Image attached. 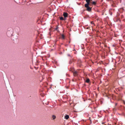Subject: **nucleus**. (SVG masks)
Returning <instances> with one entry per match:
<instances>
[{
  "instance_id": "obj_14",
  "label": "nucleus",
  "mask_w": 125,
  "mask_h": 125,
  "mask_svg": "<svg viewBox=\"0 0 125 125\" xmlns=\"http://www.w3.org/2000/svg\"><path fill=\"white\" fill-rule=\"evenodd\" d=\"M123 103L124 104H125V102L124 101H123Z\"/></svg>"
},
{
  "instance_id": "obj_12",
  "label": "nucleus",
  "mask_w": 125,
  "mask_h": 125,
  "mask_svg": "<svg viewBox=\"0 0 125 125\" xmlns=\"http://www.w3.org/2000/svg\"><path fill=\"white\" fill-rule=\"evenodd\" d=\"M58 27H57V28H56L55 29H56V30H58Z\"/></svg>"
},
{
  "instance_id": "obj_15",
  "label": "nucleus",
  "mask_w": 125,
  "mask_h": 125,
  "mask_svg": "<svg viewBox=\"0 0 125 125\" xmlns=\"http://www.w3.org/2000/svg\"><path fill=\"white\" fill-rule=\"evenodd\" d=\"M91 23L92 24L94 23L93 22H91Z\"/></svg>"
},
{
  "instance_id": "obj_3",
  "label": "nucleus",
  "mask_w": 125,
  "mask_h": 125,
  "mask_svg": "<svg viewBox=\"0 0 125 125\" xmlns=\"http://www.w3.org/2000/svg\"><path fill=\"white\" fill-rule=\"evenodd\" d=\"M63 15L65 18H66L67 17L68 14L67 13L64 12L63 13Z\"/></svg>"
},
{
  "instance_id": "obj_7",
  "label": "nucleus",
  "mask_w": 125,
  "mask_h": 125,
  "mask_svg": "<svg viewBox=\"0 0 125 125\" xmlns=\"http://www.w3.org/2000/svg\"><path fill=\"white\" fill-rule=\"evenodd\" d=\"M90 82L89 79L88 78L85 81V82L87 83H89Z\"/></svg>"
},
{
  "instance_id": "obj_10",
  "label": "nucleus",
  "mask_w": 125,
  "mask_h": 125,
  "mask_svg": "<svg viewBox=\"0 0 125 125\" xmlns=\"http://www.w3.org/2000/svg\"><path fill=\"white\" fill-rule=\"evenodd\" d=\"M92 4L93 5H95L96 4V2L95 1H93L92 2Z\"/></svg>"
},
{
  "instance_id": "obj_4",
  "label": "nucleus",
  "mask_w": 125,
  "mask_h": 125,
  "mask_svg": "<svg viewBox=\"0 0 125 125\" xmlns=\"http://www.w3.org/2000/svg\"><path fill=\"white\" fill-rule=\"evenodd\" d=\"M90 1L91 0H86V1L87 3L85 4H90Z\"/></svg>"
},
{
  "instance_id": "obj_9",
  "label": "nucleus",
  "mask_w": 125,
  "mask_h": 125,
  "mask_svg": "<svg viewBox=\"0 0 125 125\" xmlns=\"http://www.w3.org/2000/svg\"><path fill=\"white\" fill-rule=\"evenodd\" d=\"M70 71H72L73 73L74 71H75L73 68H71L70 70Z\"/></svg>"
},
{
  "instance_id": "obj_2",
  "label": "nucleus",
  "mask_w": 125,
  "mask_h": 125,
  "mask_svg": "<svg viewBox=\"0 0 125 125\" xmlns=\"http://www.w3.org/2000/svg\"><path fill=\"white\" fill-rule=\"evenodd\" d=\"M73 74L74 76H77L78 74V72L77 71H75L73 72Z\"/></svg>"
},
{
  "instance_id": "obj_8",
  "label": "nucleus",
  "mask_w": 125,
  "mask_h": 125,
  "mask_svg": "<svg viewBox=\"0 0 125 125\" xmlns=\"http://www.w3.org/2000/svg\"><path fill=\"white\" fill-rule=\"evenodd\" d=\"M55 118H56V116L55 115H53L52 116V118L53 119V120L55 119Z\"/></svg>"
},
{
  "instance_id": "obj_11",
  "label": "nucleus",
  "mask_w": 125,
  "mask_h": 125,
  "mask_svg": "<svg viewBox=\"0 0 125 125\" xmlns=\"http://www.w3.org/2000/svg\"><path fill=\"white\" fill-rule=\"evenodd\" d=\"M60 20H63V19L62 17H60Z\"/></svg>"
},
{
  "instance_id": "obj_5",
  "label": "nucleus",
  "mask_w": 125,
  "mask_h": 125,
  "mask_svg": "<svg viewBox=\"0 0 125 125\" xmlns=\"http://www.w3.org/2000/svg\"><path fill=\"white\" fill-rule=\"evenodd\" d=\"M69 117V116L68 115H66L65 116V118L66 119H67Z\"/></svg>"
},
{
  "instance_id": "obj_6",
  "label": "nucleus",
  "mask_w": 125,
  "mask_h": 125,
  "mask_svg": "<svg viewBox=\"0 0 125 125\" xmlns=\"http://www.w3.org/2000/svg\"><path fill=\"white\" fill-rule=\"evenodd\" d=\"M61 37H62V38L63 39H65V36H64V35L63 34H62L61 35Z\"/></svg>"
},
{
  "instance_id": "obj_13",
  "label": "nucleus",
  "mask_w": 125,
  "mask_h": 125,
  "mask_svg": "<svg viewBox=\"0 0 125 125\" xmlns=\"http://www.w3.org/2000/svg\"><path fill=\"white\" fill-rule=\"evenodd\" d=\"M66 18H64V19H63V20H66Z\"/></svg>"
},
{
  "instance_id": "obj_1",
  "label": "nucleus",
  "mask_w": 125,
  "mask_h": 125,
  "mask_svg": "<svg viewBox=\"0 0 125 125\" xmlns=\"http://www.w3.org/2000/svg\"><path fill=\"white\" fill-rule=\"evenodd\" d=\"M91 4H85V7L86 8V10L89 12H90L92 10V7H91Z\"/></svg>"
}]
</instances>
